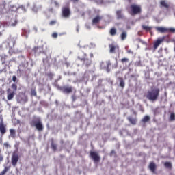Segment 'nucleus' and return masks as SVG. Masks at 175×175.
<instances>
[{
  "label": "nucleus",
  "instance_id": "1",
  "mask_svg": "<svg viewBox=\"0 0 175 175\" xmlns=\"http://www.w3.org/2000/svg\"><path fill=\"white\" fill-rule=\"evenodd\" d=\"M160 89L159 88H151L146 94V98L150 102H156L159 98Z\"/></svg>",
  "mask_w": 175,
  "mask_h": 175
},
{
  "label": "nucleus",
  "instance_id": "2",
  "mask_svg": "<svg viewBox=\"0 0 175 175\" xmlns=\"http://www.w3.org/2000/svg\"><path fill=\"white\" fill-rule=\"evenodd\" d=\"M112 66V68H118V61L116 60L115 64H112L111 61H105V62H101L100 63V68L101 69H105V70L107 72V73H109L111 69V66Z\"/></svg>",
  "mask_w": 175,
  "mask_h": 175
},
{
  "label": "nucleus",
  "instance_id": "3",
  "mask_svg": "<svg viewBox=\"0 0 175 175\" xmlns=\"http://www.w3.org/2000/svg\"><path fill=\"white\" fill-rule=\"evenodd\" d=\"M129 9L131 16H136L142 13V7L138 4H131Z\"/></svg>",
  "mask_w": 175,
  "mask_h": 175
},
{
  "label": "nucleus",
  "instance_id": "4",
  "mask_svg": "<svg viewBox=\"0 0 175 175\" xmlns=\"http://www.w3.org/2000/svg\"><path fill=\"white\" fill-rule=\"evenodd\" d=\"M77 58L79 59V61H82L83 62V64L85 65L86 68H88L92 64V61L87 58V54H83V57H81V55H78Z\"/></svg>",
  "mask_w": 175,
  "mask_h": 175
},
{
  "label": "nucleus",
  "instance_id": "5",
  "mask_svg": "<svg viewBox=\"0 0 175 175\" xmlns=\"http://www.w3.org/2000/svg\"><path fill=\"white\" fill-rule=\"evenodd\" d=\"M31 125L33 126H36V129L40 132H41L44 129L42 123L40 120H33V121H31Z\"/></svg>",
  "mask_w": 175,
  "mask_h": 175
},
{
  "label": "nucleus",
  "instance_id": "6",
  "mask_svg": "<svg viewBox=\"0 0 175 175\" xmlns=\"http://www.w3.org/2000/svg\"><path fill=\"white\" fill-rule=\"evenodd\" d=\"M156 31L161 33H165L166 32H175L174 28H165L164 27H156Z\"/></svg>",
  "mask_w": 175,
  "mask_h": 175
},
{
  "label": "nucleus",
  "instance_id": "7",
  "mask_svg": "<svg viewBox=\"0 0 175 175\" xmlns=\"http://www.w3.org/2000/svg\"><path fill=\"white\" fill-rule=\"evenodd\" d=\"M64 94H71L73 92V87L70 85H64L59 88Z\"/></svg>",
  "mask_w": 175,
  "mask_h": 175
},
{
  "label": "nucleus",
  "instance_id": "8",
  "mask_svg": "<svg viewBox=\"0 0 175 175\" xmlns=\"http://www.w3.org/2000/svg\"><path fill=\"white\" fill-rule=\"evenodd\" d=\"M90 156L94 162H100V156L96 151H90Z\"/></svg>",
  "mask_w": 175,
  "mask_h": 175
},
{
  "label": "nucleus",
  "instance_id": "9",
  "mask_svg": "<svg viewBox=\"0 0 175 175\" xmlns=\"http://www.w3.org/2000/svg\"><path fill=\"white\" fill-rule=\"evenodd\" d=\"M62 12L63 17L65 18L70 17L71 14L70 8V7H68V5H66V7H62Z\"/></svg>",
  "mask_w": 175,
  "mask_h": 175
},
{
  "label": "nucleus",
  "instance_id": "10",
  "mask_svg": "<svg viewBox=\"0 0 175 175\" xmlns=\"http://www.w3.org/2000/svg\"><path fill=\"white\" fill-rule=\"evenodd\" d=\"M18 162V154L17 152H14L11 159V163L12 166H16Z\"/></svg>",
  "mask_w": 175,
  "mask_h": 175
},
{
  "label": "nucleus",
  "instance_id": "11",
  "mask_svg": "<svg viewBox=\"0 0 175 175\" xmlns=\"http://www.w3.org/2000/svg\"><path fill=\"white\" fill-rule=\"evenodd\" d=\"M164 40H165V37L159 38V39H157V40L154 42L153 51H156L157 49H158V47H159L160 44H161V43H163L164 42Z\"/></svg>",
  "mask_w": 175,
  "mask_h": 175
},
{
  "label": "nucleus",
  "instance_id": "12",
  "mask_svg": "<svg viewBox=\"0 0 175 175\" xmlns=\"http://www.w3.org/2000/svg\"><path fill=\"white\" fill-rule=\"evenodd\" d=\"M16 94V92L12 90V89H7V99L8 100H12L13 98H14V95Z\"/></svg>",
  "mask_w": 175,
  "mask_h": 175
},
{
  "label": "nucleus",
  "instance_id": "13",
  "mask_svg": "<svg viewBox=\"0 0 175 175\" xmlns=\"http://www.w3.org/2000/svg\"><path fill=\"white\" fill-rule=\"evenodd\" d=\"M103 16H100L98 14L96 17H94L92 21V25H96L100 23V21L103 20Z\"/></svg>",
  "mask_w": 175,
  "mask_h": 175
},
{
  "label": "nucleus",
  "instance_id": "14",
  "mask_svg": "<svg viewBox=\"0 0 175 175\" xmlns=\"http://www.w3.org/2000/svg\"><path fill=\"white\" fill-rule=\"evenodd\" d=\"M109 52L111 53H116V50H119V46H118L117 44H111L109 45Z\"/></svg>",
  "mask_w": 175,
  "mask_h": 175
},
{
  "label": "nucleus",
  "instance_id": "15",
  "mask_svg": "<svg viewBox=\"0 0 175 175\" xmlns=\"http://www.w3.org/2000/svg\"><path fill=\"white\" fill-rule=\"evenodd\" d=\"M0 132H6V124L3 122V118L0 117Z\"/></svg>",
  "mask_w": 175,
  "mask_h": 175
},
{
  "label": "nucleus",
  "instance_id": "16",
  "mask_svg": "<svg viewBox=\"0 0 175 175\" xmlns=\"http://www.w3.org/2000/svg\"><path fill=\"white\" fill-rule=\"evenodd\" d=\"M148 167L152 173H156L157 165L154 162H150Z\"/></svg>",
  "mask_w": 175,
  "mask_h": 175
},
{
  "label": "nucleus",
  "instance_id": "17",
  "mask_svg": "<svg viewBox=\"0 0 175 175\" xmlns=\"http://www.w3.org/2000/svg\"><path fill=\"white\" fill-rule=\"evenodd\" d=\"M116 16H117L118 20H123L124 18V16L122 13V10H117Z\"/></svg>",
  "mask_w": 175,
  "mask_h": 175
},
{
  "label": "nucleus",
  "instance_id": "18",
  "mask_svg": "<svg viewBox=\"0 0 175 175\" xmlns=\"http://www.w3.org/2000/svg\"><path fill=\"white\" fill-rule=\"evenodd\" d=\"M142 28L146 32H150V33H152V27H148L147 25H142Z\"/></svg>",
  "mask_w": 175,
  "mask_h": 175
},
{
  "label": "nucleus",
  "instance_id": "19",
  "mask_svg": "<svg viewBox=\"0 0 175 175\" xmlns=\"http://www.w3.org/2000/svg\"><path fill=\"white\" fill-rule=\"evenodd\" d=\"M128 121H129V122H131V124H132V125H136L137 122V118H133V117H128L127 118Z\"/></svg>",
  "mask_w": 175,
  "mask_h": 175
},
{
  "label": "nucleus",
  "instance_id": "20",
  "mask_svg": "<svg viewBox=\"0 0 175 175\" xmlns=\"http://www.w3.org/2000/svg\"><path fill=\"white\" fill-rule=\"evenodd\" d=\"M118 80L120 81V87H121V88H124L126 83L123 77H118Z\"/></svg>",
  "mask_w": 175,
  "mask_h": 175
},
{
  "label": "nucleus",
  "instance_id": "21",
  "mask_svg": "<svg viewBox=\"0 0 175 175\" xmlns=\"http://www.w3.org/2000/svg\"><path fill=\"white\" fill-rule=\"evenodd\" d=\"M151 118L150 116H144V117L142 119V122H143V124H146V122H149Z\"/></svg>",
  "mask_w": 175,
  "mask_h": 175
},
{
  "label": "nucleus",
  "instance_id": "22",
  "mask_svg": "<svg viewBox=\"0 0 175 175\" xmlns=\"http://www.w3.org/2000/svg\"><path fill=\"white\" fill-rule=\"evenodd\" d=\"M51 148L53 151H56L57 148V146L56 143L54 142V139H51Z\"/></svg>",
  "mask_w": 175,
  "mask_h": 175
},
{
  "label": "nucleus",
  "instance_id": "23",
  "mask_svg": "<svg viewBox=\"0 0 175 175\" xmlns=\"http://www.w3.org/2000/svg\"><path fill=\"white\" fill-rule=\"evenodd\" d=\"M160 5L161 6H163V8H170V4H168V3H166L165 0H161Z\"/></svg>",
  "mask_w": 175,
  "mask_h": 175
},
{
  "label": "nucleus",
  "instance_id": "24",
  "mask_svg": "<svg viewBox=\"0 0 175 175\" xmlns=\"http://www.w3.org/2000/svg\"><path fill=\"white\" fill-rule=\"evenodd\" d=\"M117 33V29L116 28H111L110 31H109V34L111 36H115Z\"/></svg>",
  "mask_w": 175,
  "mask_h": 175
},
{
  "label": "nucleus",
  "instance_id": "25",
  "mask_svg": "<svg viewBox=\"0 0 175 175\" xmlns=\"http://www.w3.org/2000/svg\"><path fill=\"white\" fill-rule=\"evenodd\" d=\"M31 96H37L36 88H31Z\"/></svg>",
  "mask_w": 175,
  "mask_h": 175
},
{
  "label": "nucleus",
  "instance_id": "26",
  "mask_svg": "<svg viewBox=\"0 0 175 175\" xmlns=\"http://www.w3.org/2000/svg\"><path fill=\"white\" fill-rule=\"evenodd\" d=\"M164 166L168 169H172V165L171 162H165Z\"/></svg>",
  "mask_w": 175,
  "mask_h": 175
},
{
  "label": "nucleus",
  "instance_id": "27",
  "mask_svg": "<svg viewBox=\"0 0 175 175\" xmlns=\"http://www.w3.org/2000/svg\"><path fill=\"white\" fill-rule=\"evenodd\" d=\"M120 37L122 40H125V39L127 38L126 32H122L120 35Z\"/></svg>",
  "mask_w": 175,
  "mask_h": 175
},
{
  "label": "nucleus",
  "instance_id": "28",
  "mask_svg": "<svg viewBox=\"0 0 175 175\" xmlns=\"http://www.w3.org/2000/svg\"><path fill=\"white\" fill-rule=\"evenodd\" d=\"M9 171V167H5L4 170L0 173V175H5Z\"/></svg>",
  "mask_w": 175,
  "mask_h": 175
},
{
  "label": "nucleus",
  "instance_id": "29",
  "mask_svg": "<svg viewBox=\"0 0 175 175\" xmlns=\"http://www.w3.org/2000/svg\"><path fill=\"white\" fill-rule=\"evenodd\" d=\"M170 120L175 121V113H171V114L170 116Z\"/></svg>",
  "mask_w": 175,
  "mask_h": 175
},
{
  "label": "nucleus",
  "instance_id": "30",
  "mask_svg": "<svg viewBox=\"0 0 175 175\" xmlns=\"http://www.w3.org/2000/svg\"><path fill=\"white\" fill-rule=\"evenodd\" d=\"M11 88L13 89L12 91H14V92H16V91H17V85L16 83H13L12 85H11Z\"/></svg>",
  "mask_w": 175,
  "mask_h": 175
},
{
  "label": "nucleus",
  "instance_id": "31",
  "mask_svg": "<svg viewBox=\"0 0 175 175\" xmlns=\"http://www.w3.org/2000/svg\"><path fill=\"white\" fill-rule=\"evenodd\" d=\"M121 62L122 64H124L125 62H129V58H122Z\"/></svg>",
  "mask_w": 175,
  "mask_h": 175
},
{
  "label": "nucleus",
  "instance_id": "32",
  "mask_svg": "<svg viewBox=\"0 0 175 175\" xmlns=\"http://www.w3.org/2000/svg\"><path fill=\"white\" fill-rule=\"evenodd\" d=\"M47 76H48V77H49L50 80H53L54 75H53V73L50 72V73L47 74Z\"/></svg>",
  "mask_w": 175,
  "mask_h": 175
},
{
  "label": "nucleus",
  "instance_id": "33",
  "mask_svg": "<svg viewBox=\"0 0 175 175\" xmlns=\"http://www.w3.org/2000/svg\"><path fill=\"white\" fill-rule=\"evenodd\" d=\"M55 24H57V21L56 20H52L49 23V25H55Z\"/></svg>",
  "mask_w": 175,
  "mask_h": 175
},
{
  "label": "nucleus",
  "instance_id": "34",
  "mask_svg": "<svg viewBox=\"0 0 175 175\" xmlns=\"http://www.w3.org/2000/svg\"><path fill=\"white\" fill-rule=\"evenodd\" d=\"M12 81H14V83H17V81H18V80H17V77H16L15 75H14L12 77Z\"/></svg>",
  "mask_w": 175,
  "mask_h": 175
},
{
  "label": "nucleus",
  "instance_id": "35",
  "mask_svg": "<svg viewBox=\"0 0 175 175\" xmlns=\"http://www.w3.org/2000/svg\"><path fill=\"white\" fill-rule=\"evenodd\" d=\"M94 1L96 3H100V5H102V3H103L104 0H94Z\"/></svg>",
  "mask_w": 175,
  "mask_h": 175
},
{
  "label": "nucleus",
  "instance_id": "36",
  "mask_svg": "<svg viewBox=\"0 0 175 175\" xmlns=\"http://www.w3.org/2000/svg\"><path fill=\"white\" fill-rule=\"evenodd\" d=\"M52 37L54 38H57L58 37V33H57L56 32H54L52 34Z\"/></svg>",
  "mask_w": 175,
  "mask_h": 175
},
{
  "label": "nucleus",
  "instance_id": "37",
  "mask_svg": "<svg viewBox=\"0 0 175 175\" xmlns=\"http://www.w3.org/2000/svg\"><path fill=\"white\" fill-rule=\"evenodd\" d=\"M3 146H4V147H5V148H9V147H10V146H9V144L7 143V142L4 143V144H3Z\"/></svg>",
  "mask_w": 175,
  "mask_h": 175
},
{
  "label": "nucleus",
  "instance_id": "38",
  "mask_svg": "<svg viewBox=\"0 0 175 175\" xmlns=\"http://www.w3.org/2000/svg\"><path fill=\"white\" fill-rule=\"evenodd\" d=\"M23 102H28V97L27 96H24L23 97Z\"/></svg>",
  "mask_w": 175,
  "mask_h": 175
},
{
  "label": "nucleus",
  "instance_id": "39",
  "mask_svg": "<svg viewBox=\"0 0 175 175\" xmlns=\"http://www.w3.org/2000/svg\"><path fill=\"white\" fill-rule=\"evenodd\" d=\"M3 161V156L2 154H0V163Z\"/></svg>",
  "mask_w": 175,
  "mask_h": 175
},
{
  "label": "nucleus",
  "instance_id": "40",
  "mask_svg": "<svg viewBox=\"0 0 175 175\" xmlns=\"http://www.w3.org/2000/svg\"><path fill=\"white\" fill-rule=\"evenodd\" d=\"M38 49H39V47H34V49H33L34 53H37L38 51Z\"/></svg>",
  "mask_w": 175,
  "mask_h": 175
},
{
  "label": "nucleus",
  "instance_id": "41",
  "mask_svg": "<svg viewBox=\"0 0 175 175\" xmlns=\"http://www.w3.org/2000/svg\"><path fill=\"white\" fill-rule=\"evenodd\" d=\"M72 2H73L74 3H78L79 0H72Z\"/></svg>",
  "mask_w": 175,
  "mask_h": 175
},
{
  "label": "nucleus",
  "instance_id": "42",
  "mask_svg": "<svg viewBox=\"0 0 175 175\" xmlns=\"http://www.w3.org/2000/svg\"><path fill=\"white\" fill-rule=\"evenodd\" d=\"M16 24H17V21H15V23L12 24V27H15Z\"/></svg>",
  "mask_w": 175,
  "mask_h": 175
},
{
  "label": "nucleus",
  "instance_id": "43",
  "mask_svg": "<svg viewBox=\"0 0 175 175\" xmlns=\"http://www.w3.org/2000/svg\"><path fill=\"white\" fill-rule=\"evenodd\" d=\"M10 132H14V130L10 129Z\"/></svg>",
  "mask_w": 175,
  "mask_h": 175
},
{
  "label": "nucleus",
  "instance_id": "44",
  "mask_svg": "<svg viewBox=\"0 0 175 175\" xmlns=\"http://www.w3.org/2000/svg\"><path fill=\"white\" fill-rule=\"evenodd\" d=\"M133 113L135 114V116H137V112L136 111H133Z\"/></svg>",
  "mask_w": 175,
  "mask_h": 175
},
{
  "label": "nucleus",
  "instance_id": "45",
  "mask_svg": "<svg viewBox=\"0 0 175 175\" xmlns=\"http://www.w3.org/2000/svg\"><path fill=\"white\" fill-rule=\"evenodd\" d=\"M15 132H11V135H14Z\"/></svg>",
  "mask_w": 175,
  "mask_h": 175
},
{
  "label": "nucleus",
  "instance_id": "46",
  "mask_svg": "<svg viewBox=\"0 0 175 175\" xmlns=\"http://www.w3.org/2000/svg\"><path fill=\"white\" fill-rule=\"evenodd\" d=\"M55 5H58L57 1H55Z\"/></svg>",
  "mask_w": 175,
  "mask_h": 175
},
{
  "label": "nucleus",
  "instance_id": "47",
  "mask_svg": "<svg viewBox=\"0 0 175 175\" xmlns=\"http://www.w3.org/2000/svg\"><path fill=\"white\" fill-rule=\"evenodd\" d=\"M1 133H2V135H3L5 133V132H2Z\"/></svg>",
  "mask_w": 175,
  "mask_h": 175
},
{
  "label": "nucleus",
  "instance_id": "48",
  "mask_svg": "<svg viewBox=\"0 0 175 175\" xmlns=\"http://www.w3.org/2000/svg\"><path fill=\"white\" fill-rule=\"evenodd\" d=\"M25 31H23V36H24V33H25Z\"/></svg>",
  "mask_w": 175,
  "mask_h": 175
},
{
  "label": "nucleus",
  "instance_id": "49",
  "mask_svg": "<svg viewBox=\"0 0 175 175\" xmlns=\"http://www.w3.org/2000/svg\"><path fill=\"white\" fill-rule=\"evenodd\" d=\"M27 33H29V31H28V32H27Z\"/></svg>",
  "mask_w": 175,
  "mask_h": 175
},
{
  "label": "nucleus",
  "instance_id": "50",
  "mask_svg": "<svg viewBox=\"0 0 175 175\" xmlns=\"http://www.w3.org/2000/svg\"><path fill=\"white\" fill-rule=\"evenodd\" d=\"M2 35V33H0V36Z\"/></svg>",
  "mask_w": 175,
  "mask_h": 175
},
{
  "label": "nucleus",
  "instance_id": "51",
  "mask_svg": "<svg viewBox=\"0 0 175 175\" xmlns=\"http://www.w3.org/2000/svg\"><path fill=\"white\" fill-rule=\"evenodd\" d=\"M129 2H131V0H129Z\"/></svg>",
  "mask_w": 175,
  "mask_h": 175
},
{
  "label": "nucleus",
  "instance_id": "52",
  "mask_svg": "<svg viewBox=\"0 0 175 175\" xmlns=\"http://www.w3.org/2000/svg\"><path fill=\"white\" fill-rule=\"evenodd\" d=\"M174 52H175V46H174Z\"/></svg>",
  "mask_w": 175,
  "mask_h": 175
}]
</instances>
